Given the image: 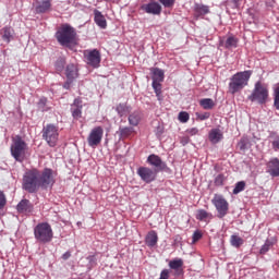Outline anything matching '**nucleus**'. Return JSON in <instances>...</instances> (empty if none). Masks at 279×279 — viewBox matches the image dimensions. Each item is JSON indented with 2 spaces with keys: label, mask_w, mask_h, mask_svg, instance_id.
<instances>
[{
  "label": "nucleus",
  "mask_w": 279,
  "mask_h": 279,
  "mask_svg": "<svg viewBox=\"0 0 279 279\" xmlns=\"http://www.w3.org/2000/svg\"><path fill=\"white\" fill-rule=\"evenodd\" d=\"M40 170L31 169L23 175L22 189L27 193H38L40 189Z\"/></svg>",
  "instance_id": "obj_1"
},
{
  "label": "nucleus",
  "mask_w": 279,
  "mask_h": 279,
  "mask_svg": "<svg viewBox=\"0 0 279 279\" xmlns=\"http://www.w3.org/2000/svg\"><path fill=\"white\" fill-rule=\"evenodd\" d=\"M250 77H252V71L238 72L232 75L229 83V93L236 95V93L243 90L247 86Z\"/></svg>",
  "instance_id": "obj_2"
},
{
  "label": "nucleus",
  "mask_w": 279,
  "mask_h": 279,
  "mask_svg": "<svg viewBox=\"0 0 279 279\" xmlns=\"http://www.w3.org/2000/svg\"><path fill=\"white\" fill-rule=\"evenodd\" d=\"M77 33L75 28L69 24L62 25L61 29L56 33V38L61 47H71L75 43Z\"/></svg>",
  "instance_id": "obj_3"
},
{
  "label": "nucleus",
  "mask_w": 279,
  "mask_h": 279,
  "mask_svg": "<svg viewBox=\"0 0 279 279\" xmlns=\"http://www.w3.org/2000/svg\"><path fill=\"white\" fill-rule=\"evenodd\" d=\"M34 236L37 243H43L44 245L51 243L53 241V229H51V225L49 222L38 223L34 228Z\"/></svg>",
  "instance_id": "obj_4"
},
{
  "label": "nucleus",
  "mask_w": 279,
  "mask_h": 279,
  "mask_svg": "<svg viewBox=\"0 0 279 279\" xmlns=\"http://www.w3.org/2000/svg\"><path fill=\"white\" fill-rule=\"evenodd\" d=\"M27 154V143L24 142L23 137L16 135L11 144V156L16 162H23Z\"/></svg>",
  "instance_id": "obj_5"
},
{
  "label": "nucleus",
  "mask_w": 279,
  "mask_h": 279,
  "mask_svg": "<svg viewBox=\"0 0 279 279\" xmlns=\"http://www.w3.org/2000/svg\"><path fill=\"white\" fill-rule=\"evenodd\" d=\"M269 99V89L260 82L255 83L252 94L248 96V101H256L259 106L267 104Z\"/></svg>",
  "instance_id": "obj_6"
},
{
  "label": "nucleus",
  "mask_w": 279,
  "mask_h": 279,
  "mask_svg": "<svg viewBox=\"0 0 279 279\" xmlns=\"http://www.w3.org/2000/svg\"><path fill=\"white\" fill-rule=\"evenodd\" d=\"M41 134L44 141H46L49 147H56L58 145V138L60 136V133L56 124H47L46 126H44Z\"/></svg>",
  "instance_id": "obj_7"
},
{
  "label": "nucleus",
  "mask_w": 279,
  "mask_h": 279,
  "mask_svg": "<svg viewBox=\"0 0 279 279\" xmlns=\"http://www.w3.org/2000/svg\"><path fill=\"white\" fill-rule=\"evenodd\" d=\"M39 186L40 189H50L56 184L53 177V170L51 168H45L41 172L39 171Z\"/></svg>",
  "instance_id": "obj_8"
},
{
  "label": "nucleus",
  "mask_w": 279,
  "mask_h": 279,
  "mask_svg": "<svg viewBox=\"0 0 279 279\" xmlns=\"http://www.w3.org/2000/svg\"><path fill=\"white\" fill-rule=\"evenodd\" d=\"M211 204H214L219 219H223V217L228 215L230 204H228V201H226L222 195H215L211 199Z\"/></svg>",
  "instance_id": "obj_9"
},
{
  "label": "nucleus",
  "mask_w": 279,
  "mask_h": 279,
  "mask_svg": "<svg viewBox=\"0 0 279 279\" xmlns=\"http://www.w3.org/2000/svg\"><path fill=\"white\" fill-rule=\"evenodd\" d=\"M147 162L150 165V167H154L153 170H155L157 173H160L162 171H166V173H169L171 169L169 166H167V162L162 161V158L160 156L151 154L147 157Z\"/></svg>",
  "instance_id": "obj_10"
},
{
  "label": "nucleus",
  "mask_w": 279,
  "mask_h": 279,
  "mask_svg": "<svg viewBox=\"0 0 279 279\" xmlns=\"http://www.w3.org/2000/svg\"><path fill=\"white\" fill-rule=\"evenodd\" d=\"M137 175L141 178L142 182L146 184H151L158 178V172L148 167H140L137 169Z\"/></svg>",
  "instance_id": "obj_11"
},
{
  "label": "nucleus",
  "mask_w": 279,
  "mask_h": 279,
  "mask_svg": "<svg viewBox=\"0 0 279 279\" xmlns=\"http://www.w3.org/2000/svg\"><path fill=\"white\" fill-rule=\"evenodd\" d=\"M85 60L93 69H99V64H101V52L97 49L86 50Z\"/></svg>",
  "instance_id": "obj_12"
},
{
  "label": "nucleus",
  "mask_w": 279,
  "mask_h": 279,
  "mask_svg": "<svg viewBox=\"0 0 279 279\" xmlns=\"http://www.w3.org/2000/svg\"><path fill=\"white\" fill-rule=\"evenodd\" d=\"M102 138H104V128L96 126L90 131L87 137V143L89 147H97V145L101 143Z\"/></svg>",
  "instance_id": "obj_13"
},
{
  "label": "nucleus",
  "mask_w": 279,
  "mask_h": 279,
  "mask_svg": "<svg viewBox=\"0 0 279 279\" xmlns=\"http://www.w3.org/2000/svg\"><path fill=\"white\" fill-rule=\"evenodd\" d=\"M150 75L153 80V87L162 86L161 82H165V70L160 68H150Z\"/></svg>",
  "instance_id": "obj_14"
},
{
  "label": "nucleus",
  "mask_w": 279,
  "mask_h": 279,
  "mask_svg": "<svg viewBox=\"0 0 279 279\" xmlns=\"http://www.w3.org/2000/svg\"><path fill=\"white\" fill-rule=\"evenodd\" d=\"M142 10L146 12V14H153L154 16H158L162 12V5L156 1H150L146 4L142 5Z\"/></svg>",
  "instance_id": "obj_15"
},
{
  "label": "nucleus",
  "mask_w": 279,
  "mask_h": 279,
  "mask_svg": "<svg viewBox=\"0 0 279 279\" xmlns=\"http://www.w3.org/2000/svg\"><path fill=\"white\" fill-rule=\"evenodd\" d=\"M266 173H269L271 178H279V159L277 157L266 163Z\"/></svg>",
  "instance_id": "obj_16"
},
{
  "label": "nucleus",
  "mask_w": 279,
  "mask_h": 279,
  "mask_svg": "<svg viewBox=\"0 0 279 279\" xmlns=\"http://www.w3.org/2000/svg\"><path fill=\"white\" fill-rule=\"evenodd\" d=\"M183 266L184 260H182V258H174L169 262V267L170 269L174 270L173 276L175 278H179V276H182L184 274V270L182 269Z\"/></svg>",
  "instance_id": "obj_17"
},
{
  "label": "nucleus",
  "mask_w": 279,
  "mask_h": 279,
  "mask_svg": "<svg viewBox=\"0 0 279 279\" xmlns=\"http://www.w3.org/2000/svg\"><path fill=\"white\" fill-rule=\"evenodd\" d=\"M82 99L75 98L73 104L71 105V112L73 119H82Z\"/></svg>",
  "instance_id": "obj_18"
},
{
  "label": "nucleus",
  "mask_w": 279,
  "mask_h": 279,
  "mask_svg": "<svg viewBox=\"0 0 279 279\" xmlns=\"http://www.w3.org/2000/svg\"><path fill=\"white\" fill-rule=\"evenodd\" d=\"M0 36L4 43L14 40V28L12 26H4L0 29Z\"/></svg>",
  "instance_id": "obj_19"
},
{
  "label": "nucleus",
  "mask_w": 279,
  "mask_h": 279,
  "mask_svg": "<svg viewBox=\"0 0 279 279\" xmlns=\"http://www.w3.org/2000/svg\"><path fill=\"white\" fill-rule=\"evenodd\" d=\"M51 10V0H41L35 8L36 14H45Z\"/></svg>",
  "instance_id": "obj_20"
},
{
  "label": "nucleus",
  "mask_w": 279,
  "mask_h": 279,
  "mask_svg": "<svg viewBox=\"0 0 279 279\" xmlns=\"http://www.w3.org/2000/svg\"><path fill=\"white\" fill-rule=\"evenodd\" d=\"M65 76L66 80H77V77L80 76V74L77 73V65L73 63L68 64L65 68Z\"/></svg>",
  "instance_id": "obj_21"
},
{
  "label": "nucleus",
  "mask_w": 279,
  "mask_h": 279,
  "mask_svg": "<svg viewBox=\"0 0 279 279\" xmlns=\"http://www.w3.org/2000/svg\"><path fill=\"white\" fill-rule=\"evenodd\" d=\"M145 243L148 247H156V245H158V233H156V231L148 232Z\"/></svg>",
  "instance_id": "obj_22"
},
{
  "label": "nucleus",
  "mask_w": 279,
  "mask_h": 279,
  "mask_svg": "<svg viewBox=\"0 0 279 279\" xmlns=\"http://www.w3.org/2000/svg\"><path fill=\"white\" fill-rule=\"evenodd\" d=\"M94 14H95L94 21L96 25H98L100 29H106V27H108V23L106 22V17L104 16V14H101V12L97 10L94 12Z\"/></svg>",
  "instance_id": "obj_23"
},
{
  "label": "nucleus",
  "mask_w": 279,
  "mask_h": 279,
  "mask_svg": "<svg viewBox=\"0 0 279 279\" xmlns=\"http://www.w3.org/2000/svg\"><path fill=\"white\" fill-rule=\"evenodd\" d=\"M222 138H223V133H221V130H219V129H213V130L209 132V141H210V143H213L214 145H217V143H219Z\"/></svg>",
  "instance_id": "obj_24"
},
{
  "label": "nucleus",
  "mask_w": 279,
  "mask_h": 279,
  "mask_svg": "<svg viewBox=\"0 0 279 279\" xmlns=\"http://www.w3.org/2000/svg\"><path fill=\"white\" fill-rule=\"evenodd\" d=\"M37 109L39 112H49V110H51V105H49L47 98L41 97L37 102Z\"/></svg>",
  "instance_id": "obj_25"
},
{
  "label": "nucleus",
  "mask_w": 279,
  "mask_h": 279,
  "mask_svg": "<svg viewBox=\"0 0 279 279\" xmlns=\"http://www.w3.org/2000/svg\"><path fill=\"white\" fill-rule=\"evenodd\" d=\"M142 118H143V114L141 113V111H134L129 116L130 125H133L134 128H136V125L141 123Z\"/></svg>",
  "instance_id": "obj_26"
},
{
  "label": "nucleus",
  "mask_w": 279,
  "mask_h": 279,
  "mask_svg": "<svg viewBox=\"0 0 279 279\" xmlns=\"http://www.w3.org/2000/svg\"><path fill=\"white\" fill-rule=\"evenodd\" d=\"M268 138L270 140V143L272 145L274 151H279V136L277 132L270 131Z\"/></svg>",
  "instance_id": "obj_27"
},
{
  "label": "nucleus",
  "mask_w": 279,
  "mask_h": 279,
  "mask_svg": "<svg viewBox=\"0 0 279 279\" xmlns=\"http://www.w3.org/2000/svg\"><path fill=\"white\" fill-rule=\"evenodd\" d=\"M16 208H17V211H20V213H31L32 204L29 203L28 199H22L17 204Z\"/></svg>",
  "instance_id": "obj_28"
},
{
  "label": "nucleus",
  "mask_w": 279,
  "mask_h": 279,
  "mask_svg": "<svg viewBox=\"0 0 279 279\" xmlns=\"http://www.w3.org/2000/svg\"><path fill=\"white\" fill-rule=\"evenodd\" d=\"M199 105L204 110H213L215 108V100L211 98H203L201 99Z\"/></svg>",
  "instance_id": "obj_29"
},
{
  "label": "nucleus",
  "mask_w": 279,
  "mask_h": 279,
  "mask_svg": "<svg viewBox=\"0 0 279 279\" xmlns=\"http://www.w3.org/2000/svg\"><path fill=\"white\" fill-rule=\"evenodd\" d=\"M239 45V39L234 36H229L225 41L226 49L235 48Z\"/></svg>",
  "instance_id": "obj_30"
},
{
  "label": "nucleus",
  "mask_w": 279,
  "mask_h": 279,
  "mask_svg": "<svg viewBox=\"0 0 279 279\" xmlns=\"http://www.w3.org/2000/svg\"><path fill=\"white\" fill-rule=\"evenodd\" d=\"M116 110L119 117H124V114H128V112H130L131 108L126 104H119Z\"/></svg>",
  "instance_id": "obj_31"
},
{
  "label": "nucleus",
  "mask_w": 279,
  "mask_h": 279,
  "mask_svg": "<svg viewBox=\"0 0 279 279\" xmlns=\"http://www.w3.org/2000/svg\"><path fill=\"white\" fill-rule=\"evenodd\" d=\"M134 132V128L132 126H125L120 128L118 134H120V138H128Z\"/></svg>",
  "instance_id": "obj_32"
},
{
  "label": "nucleus",
  "mask_w": 279,
  "mask_h": 279,
  "mask_svg": "<svg viewBox=\"0 0 279 279\" xmlns=\"http://www.w3.org/2000/svg\"><path fill=\"white\" fill-rule=\"evenodd\" d=\"M238 147L241 151L250 149V138L247 136H243L238 143Z\"/></svg>",
  "instance_id": "obj_33"
},
{
  "label": "nucleus",
  "mask_w": 279,
  "mask_h": 279,
  "mask_svg": "<svg viewBox=\"0 0 279 279\" xmlns=\"http://www.w3.org/2000/svg\"><path fill=\"white\" fill-rule=\"evenodd\" d=\"M230 243L232 247H241L243 245L244 241L243 238L239 235H231Z\"/></svg>",
  "instance_id": "obj_34"
},
{
  "label": "nucleus",
  "mask_w": 279,
  "mask_h": 279,
  "mask_svg": "<svg viewBox=\"0 0 279 279\" xmlns=\"http://www.w3.org/2000/svg\"><path fill=\"white\" fill-rule=\"evenodd\" d=\"M195 12H197V14H201L202 16H204V15L208 14V12H210V10L208 9V5L196 4Z\"/></svg>",
  "instance_id": "obj_35"
},
{
  "label": "nucleus",
  "mask_w": 279,
  "mask_h": 279,
  "mask_svg": "<svg viewBox=\"0 0 279 279\" xmlns=\"http://www.w3.org/2000/svg\"><path fill=\"white\" fill-rule=\"evenodd\" d=\"M226 180H228V177L225 175L223 173H220L215 178L214 184L215 186H223Z\"/></svg>",
  "instance_id": "obj_36"
},
{
  "label": "nucleus",
  "mask_w": 279,
  "mask_h": 279,
  "mask_svg": "<svg viewBox=\"0 0 279 279\" xmlns=\"http://www.w3.org/2000/svg\"><path fill=\"white\" fill-rule=\"evenodd\" d=\"M245 181H240L235 183V186L233 189V195H239V193H243L245 191Z\"/></svg>",
  "instance_id": "obj_37"
},
{
  "label": "nucleus",
  "mask_w": 279,
  "mask_h": 279,
  "mask_svg": "<svg viewBox=\"0 0 279 279\" xmlns=\"http://www.w3.org/2000/svg\"><path fill=\"white\" fill-rule=\"evenodd\" d=\"M64 64H66V60L62 57L59 58L54 63L56 70L62 73V71H64Z\"/></svg>",
  "instance_id": "obj_38"
},
{
  "label": "nucleus",
  "mask_w": 279,
  "mask_h": 279,
  "mask_svg": "<svg viewBox=\"0 0 279 279\" xmlns=\"http://www.w3.org/2000/svg\"><path fill=\"white\" fill-rule=\"evenodd\" d=\"M208 217H210V214H208V211L205 209H198L196 213V219L198 221H204V219H208Z\"/></svg>",
  "instance_id": "obj_39"
},
{
  "label": "nucleus",
  "mask_w": 279,
  "mask_h": 279,
  "mask_svg": "<svg viewBox=\"0 0 279 279\" xmlns=\"http://www.w3.org/2000/svg\"><path fill=\"white\" fill-rule=\"evenodd\" d=\"M274 106L279 110V85L274 88Z\"/></svg>",
  "instance_id": "obj_40"
},
{
  "label": "nucleus",
  "mask_w": 279,
  "mask_h": 279,
  "mask_svg": "<svg viewBox=\"0 0 279 279\" xmlns=\"http://www.w3.org/2000/svg\"><path fill=\"white\" fill-rule=\"evenodd\" d=\"M274 243L269 240H266L265 244L259 250V254H265L266 252H269Z\"/></svg>",
  "instance_id": "obj_41"
},
{
  "label": "nucleus",
  "mask_w": 279,
  "mask_h": 279,
  "mask_svg": "<svg viewBox=\"0 0 279 279\" xmlns=\"http://www.w3.org/2000/svg\"><path fill=\"white\" fill-rule=\"evenodd\" d=\"M158 101H162V85L153 87Z\"/></svg>",
  "instance_id": "obj_42"
},
{
  "label": "nucleus",
  "mask_w": 279,
  "mask_h": 279,
  "mask_svg": "<svg viewBox=\"0 0 279 279\" xmlns=\"http://www.w3.org/2000/svg\"><path fill=\"white\" fill-rule=\"evenodd\" d=\"M7 204L8 199L5 198V194L3 193V191H0V210H3Z\"/></svg>",
  "instance_id": "obj_43"
},
{
  "label": "nucleus",
  "mask_w": 279,
  "mask_h": 279,
  "mask_svg": "<svg viewBox=\"0 0 279 279\" xmlns=\"http://www.w3.org/2000/svg\"><path fill=\"white\" fill-rule=\"evenodd\" d=\"M190 117H189V112L186 111H181L179 113V121H181V123H186L189 121Z\"/></svg>",
  "instance_id": "obj_44"
},
{
  "label": "nucleus",
  "mask_w": 279,
  "mask_h": 279,
  "mask_svg": "<svg viewBox=\"0 0 279 279\" xmlns=\"http://www.w3.org/2000/svg\"><path fill=\"white\" fill-rule=\"evenodd\" d=\"M162 3L163 8H173L175 0H159Z\"/></svg>",
  "instance_id": "obj_45"
},
{
  "label": "nucleus",
  "mask_w": 279,
  "mask_h": 279,
  "mask_svg": "<svg viewBox=\"0 0 279 279\" xmlns=\"http://www.w3.org/2000/svg\"><path fill=\"white\" fill-rule=\"evenodd\" d=\"M196 118L199 119V121H206V119H210V113L209 112H204V113H196Z\"/></svg>",
  "instance_id": "obj_46"
},
{
  "label": "nucleus",
  "mask_w": 279,
  "mask_h": 279,
  "mask_svg": "<svg viewBox=\"0 0 279 279\" xmlns=\"http://www.w3.org/2000/svg\"><path fill=\"white\" fill-rule=\"evenodd\" d=\"M73 82H75L73 78H66V82L63 84V88L65 90H70L71 89V85L73 84Z\"/></svg>",
  "instance_id": "obj_47"
},
{
  "label": "nucleus",
  "mask_w": 279,
  "mask_h": 279,
  "mask_svg": "<svg viewBox=\"0 0 279 279\" xmlns=\"http://www.w3.org/2000/svg\"><path fill=\"white\" fill-rule=\"evenodd\" d=\"M171 274V271L169 269H163L160 272V277L159 279H169V275Z\"/></svg>",
  "instance_id": "obj_48"
},
{
  "label": "nucleus",
  "mask_w": 279,
  "mask_h": 279,
  "mask_svg": "<svg viewBox=\"0 0 279 279\" xmlns=\"http://www.w3.org/2000/svg\"><path fill=\"white\" fill-rule=\"evenodd\" d=\"M241 1H243V0H231L229 2V5H231V8H233V9L240 8Z\"/></svg>",
  "instance_id": "obj_49"
},
{
  "label": "nucleus",
  "mask_w": 279,
  "mask_h": 279,
  "mask_svg": "<svg viewBox=\"0 0 279 279\" xmlns=\"http://www.w3.org/2000/svg\"><path fill=\"white\" fill-rule=\"evenodd\" d=\"M186 133L190 134V136H195L199 133V130L197 128L187 129Z\"/></svg>",
  "instance_id": "obj_50"
},
{
  "label": "nucleus",
  "mask_w": 279,
  "mask_h": 279,
  "mask_svg": "<svg viewBox=\"0 0 279 279\" xmlns=\"http://www.w3.org/2000/svg\"><path fill=\"white\" fill-rule=\"evenodd\" d=\"M199 239H202V232L195 231L193 233V243H197V241H199Z\"/></svg>",
  "instance_id": "obj_51"
},
{
  "label": "nucleus",
  "mask_w": 279,
  "mask_h": 279,
  "mask_svg": "<svg viewBox=\"0 0 279 279\" xmlns=\"http://www.w3.org/2000/svg\"><path fill=\"white\" fill-rule=\"evenodd\" d=\"M189 143H191V138L189 136H183L181 138V145L186 146Z\"/></svg>",
  "instance_id": "obj_52"
},
{
  "label": "nucleus",
  "mask_w": 279,
  "mask_h": 279,
  "mask_svg": "<svg viewBox=\"0 0 279 279\" xmlns=\"http://www.w3.org/2000/svg\"><path fill=\"white\" fill-rule=\"evenodd\" d=\"M174 244L182 245V235H180V234L174 235Z\"/></svg>",
  "instance_id": "obj_53"
},
{
  "label": "nucleus",
  "mask_w": 279,
  "mask_h": 279,
  "mask_svg": "<svg viewBox=\"0 0 279 279\" xmlns=\"http://www.w3.org/2000/svg\"><path fill=\"white\" fill-rule=\"evenodd\" d=\"M163 129L162 126L158 125L156 129V136L160 137L162 136Z\"/></svg>",
  "instance_id": "obj_54"
},
{
  "label": "nucleus",
  "mask_w": 279,
  "mask_h": 279,
  "mask_svg": "<svg viewBox=\"0 0 279 279\" xmlns=\"http://www.w3.org/2000/svg\"><path fill=\"white\" fill-rule=\"evenodd\" d=\"M69 258H71V252H65L63 255H62V259L63 260H69Z\"/></svg>",
  "instance_id": "obj_55"
},
{
  "label": "nucleus",
  "mask_w": 279,
  "mask_h": 279,
  "mask_svg": "<svg viewBox=\"0 0 279 279\" xmlns=\"http://www.w3.org/2000/svg\"><path fill=\"white\" fill-rule=\"evenodd\" d=\"M105 1H107V2H112V3H114V1H117V0H105Z\"/></svg>",
  "instance_id": "obj_56"
}]
</instances>
